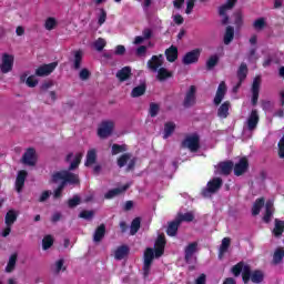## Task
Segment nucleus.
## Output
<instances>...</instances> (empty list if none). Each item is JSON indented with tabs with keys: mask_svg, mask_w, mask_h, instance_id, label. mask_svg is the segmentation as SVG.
Here are the masks:
<instances>
[{
	"mask_svg": "<svg viewBox=\"0 0 284 284\" xmlns=\"http://www.w3.org/2000/svg\"><path fill=\"white\" fill-rule=\"evenodd\" d=\"M81 204V197L79 195H74L72 199L68 201L69 207H77V205Z\"/></svg>",
	"mask_w": 284,
	"mask_h": 284,
	"instance_id": "60",
	"label": "nucleus"
},
{
	"mask_svg": "<svg viewBox=\"0 0 284 284\" xmlns=\"http://www.w3.org/2000/svg\"><path fill=\"white\" fill-rule=\"evenodd\" d=\"M232 41H234V27L229 26L225 29L223 43L224 45H230Z\"/></svg>",
	"mask_w": 284,
	"mask_h": 284,
	"instance_id": "36",
	"label": "nucleus"
},
{
	"mask_svg": "<svg viewBox=\"0 0 284 284\" xmlns=\"http://www.w3.org/2000/svg\"><path fill=\"white\" fill-rule=\"evenodd\" d=\"M251 276H252V268L250 267V265L243 263L242 264V278L245 284L250 283Z\"/></svg>",
	"mask_w": 284,
	"mask_h": 284,
	"instance_id": "41",
	"label": "nucleus"
},
{
	"mask_svg": "<svg viewBox=\"0 0 284 284\" xmlns=\"http://www.w3.org/2000/svg\"><path fill=\"white\" fill-rule=\"evenodd\" d=\"M97 163V150L91 149L87 153L85 168H90V165H94Z\"/></svg>",
	"mask_w": 284,
	"mask_h": 284,
	"instance_id": "37",
	"label": "nucleus"
},
{
	"mask_svg": "<svg viewBox=\"0 0 284 284\" xmlns=\"http://www.w3.org/2000/svg\"><path fill=\"white\" fill-rule=\"evenodd\" d=\"M45 30H54L57 28V19L48 18L44 22Z\"/></svg>",
	"mask_w": 284,
	"mask_h": 284,
	"instance_id": "55",
	"label": "nucleus"
},
{
	"mask_svg": "<svg viewBox=\"0 0 284 284\" xmlns=\"http://www.w3.org/2000/svg\"><path fill=\"white\" fill-rule=\"evenodd\" d=\"M26 179H28V172L24 170L19 171L16 179V190L18 193H21L23 190V185H26Z\"/></svg>",
	"mask_w": 284,
	"mask_h": 284,
	"instance_id": "20",
	"label": "nucleus"
},
{
	"mask_svg": "<svg viewBox=\"0 0 284 284\" xmlns=\"http://www.w3.org/2000/svg\"><path fill=\"white\" fill-rule=\"evenodd\" d=\"M182 148H187L191 152H196L200 148L199 136L196 134L186 136L182 142Z\"/></svg>",
	"mask_w": 284,
	"mask_h": 284,
	"instance_id": "13",
	"label": "nucleus"
},
{
	"mask_svg": "<svg viewBox=\"0 0 284 284\" xmlns=\"http://www.w3.org/2000/svg\"><path fill=\"white\" fill-rule=\"evenodd\" d=\"M221 187H223V179L213 178L207 182L206 187L202 190V196L204 199H212V196H214V194H216Z\"/></svg>",
	"mask_w": 284,
	"mask_h": 284,
	"instance_id": "3",
	"label": "nucleus"
},
{
	"mask_svg": "<svg viewBox=\"0 0 284 284\" xmlns=\"http://www.w3.org/2000/svg\"><path fill=\"white\" fill-rule=\"evenodd\" d=\"M230 245H232V239L224 237L219 248V258H223V255L230 250Z\"/></svg>",
	"mask_w": 284,
	"mask_h": 284,
	"instance_id": "33",
	"label": "nucleus"
},
{
	"mask_svg": "<svg viewBox=\"0 0 284 284\" xmlns=\"http://www.w3.org/2000/svg\"><path fill=\"white\" fill-rule=\"evenodd\" d=\"M174 130H176V124H174V122H166L164 124V136H163V139H168L169 136H172V134H174Z\"/></svg>",
	"mask_w": 284,
	"mask_h": 284,
	"instance_id": "44",
	"label": "nucleus"
},
{
	"mask_svg": "<svg viewBox=\"0 0 284 284\" xmlns=\"http://www.w3.org/2000/svg\"><path fill=\"white\" fill-rule=\"evenodd\" d=\"M57 65H59V62H51L49 64L40 65L36 70V77H49V74H52V72L57 70Z\"/></svg>",
	"mask_w": 284,
	"mask_h": 284,
	"instance_id": "12",
	"label": "nucleus"
},
{
	"mask_svg": "<svg viewBox=\"0 0 284 284\" xmlns=\"http://www.w3.org/2000/svg\"><path fill=\"white\" fill-rule=\"evenodd\" d=\"M18 254L13 253L10 255L8 264L4 268V272H7V274H11V272H14L16 267H17V258H18Z\"/></svg>",
	"mask_w": 284,
	"mask_h": 284,
	"instance_id": "35",
	"label": "nucleus"
},
{
	"mask_svg": "<svg viewBox=\"0 0 284 284\" xmlns=\"http://www.w3.org/2000/svg\"><path fill=\"white\" fill-rule=\"evenodd\" d=\"M231 272L234 276H241V272H243V262H240L235 264L232 268Z\"/></svg>",
	"mask_w": 284,
	"mask_h": 284,
	"instance_id": "56",
	"label": "nucleus"
},
{
	"mask_svg": "<svg viewBox=\"0 0 284 284\" xmlns=\"http://www.w3.org/2000/svg\"><path fill=\"white\" fill-rule=\"evenodd\" d=\"M130 185H132V183H126L125 185H123L122 187H116V189H112L109 192H106L104 194V199H114V196H119L121 194H123L124 192H128V190H130Z\"/></svg>",
	"mask_w": 284,
	"mask_h": 284,
	"instance_id": "19",
	"label": "nucleus"
},
{
	"mask_svg": "<svg viewBox=\"0 0 284 284\" xmlns=\"http://www.w3.org/2000/svg\"><path fill=\"white\" fill-rule=\"evenodd\" d=\"M258 121H260L258 111L252 110L243 128L242 134L244 139H252V132L256 130V126L258 125Z\"/></svg>",
	"mask_w": 284,
	"mask_h": 284,
	"instance_id": "1",
	"label": "nucleus"
},
{
	"mask_svg": "<svg viewBox=\"0 0 284 284\" xmlns=\"http://www.w3.org/2000/svg\"><path fill=\"white\" fill-rule=\"evenodd\" d=\"M225 94H227V84H225V81H222L217 87L216 94L213 100L214 105H221V102L225 99Z\"/></svg>",
	"mask_w": 284,
	"mask_h": 284,
	"instance_id": "15",
	"label": "nucleus"
},
{
	"mask_svg": "<svg viewBox=\"0 0 284 284\" xmlns=\"http://www.w3.org/2000/svg\"><path fill=\"white\" fill-rule=\"evenodd\" d=\"M54 245V239L52 235H45L42 240V250H50Z\"/></svg>",
	"mask_w": 284,
	"mask_h": 284,
	"instance_id": "51",
	"label": "nucleus"
},
{
	"mask_svg": "<svg viewBox=\"0 0 284 284\" xmlns=\"http://www.w3.org/2000/svg\"><path fill=\"white\" fill-rule=\"evenodd\" d=\"M135 54H136V57H145V54H148V47H145V45H140V47L135 50Z\"/></svg>",
	"mask_w": 284,
	"mask_h": 284,
	"instance_id": "61",
	"label": "nucleus"
},
{
	"mask_svg": "<svg viewBox=\"0 0 284 284\" xmlns=\"http://www.w3.org/2000/svg\"><path fill=\"white\" fill-rule=\"evenodd\" d=\"M114 121L112 120H104L100 123L98 128V136L100 139H108L112 136V132H114Z\"/></svg>",
	"mask_w": 284,
	"mask_h": 284,
	"instance_id": "5",
	"label": "nucleus"
},
{
	"mask_svg": "<svg viewBox=\"0 0 284 284\" xmlns=\"http://www.w3.org/2000/svg\"><path fill=\"white\" fill-rule=\"evenodd\" d=\"M180 225L181 222L178 220V217H175L174 221L169 222V226L166 229L168 236H176Z\"/></svg>",
	"mask_w": 284,
	"mask_h": 284,
	"instance_id": "27",
	"label": "nucleus"
},
{
	"mask_svg": "<svg viewBox=\"0 0 284 284\" xmlns=\"http://www.w3.org/2000/svg\"><path fill=\"white\" fill-rule=\"evenodd\" d=\"M183 105L184 108H192L193 105H196V87L195 85H191L186 91L183 100Z\"/></svg>",
	"mask_w": 284,
	"mask_h": 284,
	"instance_id": "11",
	"label": "nucleus"
},
{
	"mask_svg": "<svg viewBox=\"0 0 284 284\" xmlns=\"http://www.w3.org/2000/svg\"><path fill=\"white\" fill-rule=\"evenodd\" d=\"M176 219L180 221V223H192L194 221V213L193 212H187V213H180L178 214Z\"/></svg>",
	"mask_w": 284,
	"mask_h": 284,
	"instance_id": "45",
	"label": "nucleus"
},
{
	"mask_svg": "<svg viewBox=\"0 0 284 284\" xmlns=\"http://www.w3.org/2000/svg\"><path fill=\"white\" fill-rule=\"evenodd\" d=\"M82 159H83V153H77L69 166V171L77 170V168H79V165L81 164Z\"/></svg>",
	"mask_w": 284,
	"mask_h": 284,
	"instance_id": "52",
	"label": "nucleus"
},
{
	"mask_svg": "<svg viewBox=\"0 0 284 284\" xmlns=\"http://www.w3.org/2000/svg\"><path fill=\"white\" fill-rule=\"evenodd\" d=\"M237 79L239 81H243L247 79V64L242 63L237 70Z\"/></svg>",
	"mask_w": 284,
	"mask_h": 284,
	"instance_id": "49",
	"label": "nucleus"
},
{
	"mask_svg": "<svg viewBox=\"0 0 284 284\" xmlns=\"http://www.w3.org/2000/svg\"><path fill=\"white\" fill-rule=\"evenodd\" d=\"M233 168L234 163L232 161L220 162L217 164V170H220V174H224V176H227L232 172Z\"/></svg>",
	"mask_w": 284,
	"mask_h": 284,
	"instance_id": "25",
	"label": "nucleus"
},
{
	"mask_svg": "<svg viewBox=\"0 0 284 284\" xmlns=\"http://www.w3.org/2000/svg\"><path fill=\"white\" fill-rule=\"evenodd\" d=\"M145 90H146V87H145V82H143L142 84L135 87L132 91H131V97L133 99H136L139 97H143V94H145Z\"/></svg>",
	"mask_w": 284,
	"mask_h": 284,
	"instance_id": "40",
	"label": "nucleus"
},
{
	"mask_svg": "<svg viewBox=\"0 0 284 284\" xmlns=\"http://www.w3.org/2000/svg\"><path fill=\"white\" fill-rule=\"evenodd\" d=\"M142 38L144 39V40H150V39H152V29H150V28H146V29H144L143 31H142Z\"/></svg>",
	"mask_w": 284,
	"mask_h": 284,
	"instance_id": "64",
	"label": "nucleus"
},
{
	"mask_svg": "<svg viewBox=\"0 0 284 284\" xmlns=\"http://www.w3.org/2000/svg\"><path fill=\"white\" fill-rule=\"evenodd\" d=\"M263 205H265V199L261 197L255 201L252 209L253 216H258V214H261V207H263Z\"/></svg>",
	"mask_w": 284,
	"mask_h": 284,
	"instance_id": "43",
	"label": "nucleus"
},
{
	"mask_svg": "<svg viewBox=\"0 0 284 284\" xmlns=\"http://www.w3.org/2000/svg\"><path fill=\"white\" fill-rule=\"evenodd\" d=\"M233 8H234V2H226L225 4L219 8V14L220 17H223L222 26H227L230 23V17L227 16V11L232 10Z\"/></svg>",
	"mask_w": 284,
	"mask_h": 284,
	"instance_id": "16",
	"label": "nucleus"
},
{
	"mask_svg": "<svg viewBox=\"0 0 284 284\" xmlns=\"http://www.w3.org/2000/svg\"><path fill=\"white\" fill-rule=\"evenodd\" d=\"M105 237V224H101L93 233V243H101Z\"/></svg>",
	"mask_w": 284,
	"mask_h": 284,
	"instance_id": "28",
	"label": "nucleus"
},
{
	"mask_svg": "<svg viewBox=\"0 0 284 284\" xmlns=\"http://www.w3.org/2000/svg\"><path fill=\"white\" fill-rule=\"evenodd\" d=\"M199 59H201V49H193L183 55L182 63L183 65H192L199 63Z\"/></svg>",
	"mask_w": 284,
	"mask_h": 284,
	"instance_id": "8",
	"label": "nucleus"
},
{
	"mask_svg": "<svg viewBox=\"0 0 284 284\" xmlns=\"http://www.w3.org/2000/svg\"><path fill=\"white\" fill-rule=\"evenodd\" d=\"M273 214H274V202L268 201L265 204V215L263 217L264 223H270V221H272Z\"/></svg>",
	"mask_w": 284,
	"mask_h": 284,
	"instance_id": "31",
	"label": "nucleus"
},
{
	"mask_svg": "<svg viewBox=\"0 0 284 284\" xmlns=\"http://www.w3.org/2000/svg\"><path fill=\"white\" fill-rule=\"evenodd\" d=\"M105 39L103 38H99L95 42H94V48L95 50H98V52H101L103 50V48H105Z\"/></svg>",
	"mask_w": 284,
	"mask_h": 284,
	"instance_id": "59",
	"label": "nucleus"
},
{
	"mask_svg": "<svg viewBox=\"0 0 284 284\" xmlns=\"http://www.w3.org/2000/svg\"><path fill=\"white\" fill-rule=\"evenodd\" d=\"M65 260L64 258H60L58 261H55L54 265L52 266V272L53 274H61L62 272H65Z\"/></svg>",
	"mask_w": 284,
	"mask_h": 284,
	"instance_id": "42",
	"label": "nucleus"
},
{
	"mask_svg": "<svg viewBox=\"0 0 284 284\" xmlns=\"http://www.w3.org/2000/svg\"><path fill=\"white\" fill-rule=\"evenodd\" d=\"M22 163L30 168H34V165H37V151L32 148L28 149L22 155Z\"/></svg>",
	"mask_w": 284,
	"mask_h": 284,
	"instance_id": "14",
	"label": "nucleus"
},
{
	"mask_svg": "<svg viewBox=\"0 0 284 284\" xmlns=\"http://www.w3.org/2000/svg\"><path fill=\"white\" fill-rule=\"evenodd\" d=\"M155 246V258H161V255L165 252V236L159 235Z\"/></svg>",
	"mask_w": 284,
	"mask_h": 284,
	"instance_id": "22",
	"label": "nucleus"
},
{
	"mask_svg": "<svg viewBox=\"0 0 284 284\" xmlns=\"http://www.w3.org/2000/svg\"><path fill=\"white\" fill-rule=\"evenodd\" d=\"M283 232H284V221L275 219V226L273 229L274 236L278 239L280 236H283Z\"/></svg>",
	"mask_w": 284,
	"mask_h": 284,
	"instance_id": "38",
	"label": "nucleus"
},
{
	"mask_svg": "<svg viewBox=\"0 0 284 284\" xmlns=\"http://www.w3.org/2000/svg\"><path fill=\"white\" fill-rule=\"evenodd\" d=\"M206 70L211 71L213 68H216L219 65V55L213 54L206 60Z\"/></svg>",
	"mask_w": 284,
	"mask_h": 284,
	"instance_id": "46",
	"label": "nucleus"
},
{
	"mask_svg": "<svg viewBox=\"0 0 284 284\" xmlns=\"http://www.w3.org/2000/svg\"><path fill=\"white\" fill-rule=\"evenodd\" d=\"M80 219H84L85 221H92L94 219V211H82L79 214Z\"/></svg>",
	"mask_w": 284,
	"mask_h": 284,
	"instance_id": "57",
	"label": "nucleus"
},
{
	"mask_svg": "<svg viewBox=\"0 0 284 284\" xmlns=\"http://www.w3.org/2000/svg\"><path fill=\"white\" fill-rule=\"evenodd\" d=\"M247 168H250V163H247V159L242 158L239 163L234 165V174L235 176H242L247 172Z\"/></svg>",
	"mask_w": 284,
	"mask_h": 284,
	"instance_id": "18",
	"label": "nucleus"
},
{
	"mask_svg": "<svg viewBox=\"0 0 284 284\" xmlns=\"http://www.w3.org/2000/svg\"><path fill=\"white\" fill-rule=\"evenodd\" d=\"M234 17V24L237 29L243 28V11H235L233 13Z\"/></svg>",
	"mask_w": 284,
	"mask_h": 284,
	"instance_id": "48",
	"label": "nucleus"
},
{
	"mask_svg": "<svg viewBox=\"0 0 284 284\" xmlns=\"http://www.w3.org/2000/svg\"><path fill=\"white\" fill-rule=\"evenodd\" d=\"M139 230H141V217H135L131 223V236H134Z\"/></svg>",
	"mask_w": 284,
	"mask_h": 284,
	"instance_id": "50",
	"label": "nucleus"
},
{
	"mask_svg": "<svg viewBox=\"0 0 284 284\" xmlns=\"http://www.w3.org/2000/svg\"><path fill=\"white\" fill-rule=\"evenodd\" d=\"M164 54L169 63H174L179 59V49L175 45H171L165 50Z\"/></svg>",
	"mask_w": 284,
	"mask_h": 284,
	"instance_id": "23",
	"label": "nucleus"
},
{
	"mask_svg": "<svg viewBox=\"0 0 284 284\" xmlns=\"http://www.w3.org/2000/svg\"><path fill=\"white\" fill-rule=\"evenodd\" d=\"M283 258H284V248L283 247L276 248L273 254V265H278L280 263H283Z\"/></svg>",
	"mask_w": 284,
	"mask_h": 284,
	"instance_id": "39",
	"label": "nucleus"
},
{
	"mask_svg": "<svg viewBox=\"0 0 284 284\" xmlns=\"http://www.w3.org/2000/svg\"><path fill=\"white\" fill-rule=\"evenodd\" d=\"M154 248L148 247L144 252V263H143V276L148 278L150 276V270L152 267V262L154 261Z\"/></svg>",
	"mask_w": 284,
	"mask_h": 284,
	"instance_id": "6",
	"label": "nucleus"
},
{
	"mask_svg": "<svg viewBox=\"0 0 284 284\" xmlns=\"http://www.w3.org/2000/svg\"><path fill=\"white\" fill-rule=\"evenodd\" d=\"M253 28L255 30H263L265 28V18H258L253 22Z\"/></svg>",
	"mask_w": 284,
	"mask_h": 284,
	"instance_id": "58",
	"label": "nucleus"
},
{
	"mask_svg": "<svg viewBox=\"0 0 284 284\" xmlns=\"http://www.w3.org/2000/svg\"><path fill=\"white\" fill-rule=\"evenodd\" d=\"M20 82L26 83L28 88H37L39 85V80L34 75L28 77V73L20 75Z\"/></svg>",
	"mask_w": 284,
	"mask_h": 284,
	"instance_id": "24",
	"label": "nucleus"
},
{
	"mask_svg": "<svg viewBox=\"0 0 284 284\" xmlns=\"http://www.w3.org/2000/svg\"><path fill=\"white\" fill-rule=\"evenodd\" d=\"M172 77H174V73H172V71L161 67L156 71L155 79H158L160 81V83H163V82L168 81V79H172Z\"/></svg>",
	"mask_w": 284,
	"mask_h": 284,
	"instance_id": "21",
	"label": "nucleus"
},
{
	"mask_svg": "<svg viewBox=\"0 0 284 284\" xmlns=\"http://www.w3.org/2000/svg\"><path fill=\"white\" fill-rule=\"evenodd\" d=\"M105 19H108V13L103 9H101L100 10V16H99V19H98L99 26H103L105 23Z\"/></svg>",
	"mask_w": 284,
	"mask_h": 284,
	"instance_id": "63",
	"label": "nucleus"
},
{
	"mask_svg": "<svg viewBox=\"0 0 284 284\" xmlns=\"http://www.w3.org/2000/svg\"><path fill=\"white\" fill-rule=\"evenodd\" d=\"M251 92H252V105H256V103H258V92H261V77H256L253 80Z\"/></svg>",
	"mask_w": 284,
	"mask_h": 284,
	"instance_id": "17",
	"label": "nucleus"
},
{
	"mask_svg": "<svg viewBox=\"0 0 284 284\" xmlns=\"http://www.w3.org/2000/svg\"><path fill=\"white\" fill-rule=\"evenodd\" d=\"M160 111H161V106L159 104H156L154 102H152L150 104L149 114H150V116H152V119H154V116H156Z\"/></svg>",
	"mask_w": 284,
	"mask_h": 284,
	"instance_id": "54",
	"label": "nucleus"
},
{
	"mask_svg": "<svg viewBox=\"0 0 284 284\" xmlns=\"http://www.w3.org/2000/svg\"><path fill=\"white\" fill-rule=\"evenodd\" d=\"M125 165L126 172L134 170V166L136 165V159H134L130 153H124L118 159L119 168H125Z\"/></svg>",
	"mask_w": 284,
	"mask_h": 284,
	"instance_id": "7",
	"label": "nucleus"
},
{
	"mask_svg": "<svg viewBox=\"0 0 284 284\" xmlns=\"http://www.w3.org/2000/svg\"><path fill=\"white\" fill-rule=\"evenodd\" d=\"M130 77H132V69L130 67H124L116 72V79L119 81H128Z\"/></svg>",
	"mask_w": 284,
	"mask_h": 284,
	"instance_id": "32",
	"label": "nucleus"
},
{
	"mask_svg": "<svg viewBox=\"0 0 284 284\" xmlns=\"http://www.w3.org/2000/svg\"><path fill=\"white\" fill-rule=\"evenodd\" d=\"M128 254H130V247L122 245L115 250L114 258L115 261H123Z\"/></svg>",
	"mask_w": 284,
	"mask_h": 284,
	"instance_id": "34",
	"label": "nucleus"
},
{
	"mask_svg": "<svg viewBox=\"0 0 284 284\" xmlns=\"http://www.w3.org/2000/svg\"><path fill=\"white\" fill-rule=\"evenodd\" d=\"M199 252V242H191L184 247V261L189 265L196 263L195 254Z\"/></svg>",
	"mask_w": 284,
	"mask_h": 284,
	"instance_id": "4",
	"label": "nucleus"
},
{
	"mask_svg": "<svg viewBox=\"0 0 284 284\" xmlns=\"http://www.w3.org/2000/svg\"><path fill=\"white\" fill-rule=\"evenodd\" d=\"M73 59L71 60L73 63V69L74 70H81V63L83 61V51L78 50V51H73Z\"/></svg>",
	"mask_w": 284,
	"mask_h": 284,
	"instance_id": "26",
	"label": "nucleus"
},
{
	"mask_svg": "<svg viewBox=\"0 0 284 284\" xmlns=\"http://www.w3.org/2000/svg\"><path fill=\"white\" fill-rule=\"evenodd\" d=\"M250 278L252 283H263V278H264L263 272L254 271L253 274H251Z\"/></svg>",
	"mask_w": 284,
	"mask_h": 284,
	"instance_id": "53",
	"label": "nucleus"
},
{
	"mask_svg": "<svg viewBox=\"0 0 284 284\" xmlns=\"http://www.w3.org/2000/svg\"><path fill=\"white\" fill-rule=\"evenodd\" d=\"M59 181H65L70 185H79L81 183L79 175L70 171H59L53 173L51 183H59Z\"/></svg>",
	"mask_w": 284,
	"mask_h": 284,
	"instance_id": "2",
	"label": "nucleus"
},
{
	"mask_svg": "<svg viewBox=\"0 0 284 284\" xmlns=\"http://www.w3.org/2000/svg\"><path fill=\"white\" fill-rule=\"evenodd\" d=\"M128 145L125 144H113L111 149V154L116 156V154H121V152H126Z\"/></svg>",
	"mask_w": 284,
	"mask_h": 284,
	"instance_id": "47",
	"label": "nucleus"
},
{
	"mask_svg": "<svg viewBox=\"0 0 284 284\" xmlns=\"http://www.w3.org/2000/svg\"><path fill=\"white\" fill-rule=\"evenodd\" d=\"M19 216V213H17V211L14 210H9L4 216V223L6 225H9L12 227V225H14V223H17V219Z\"/></svg>",
	"mask_w": 284,
	"mask_h": 284,
	"instance_id": "29",
	"label": "nucleus"
},
{
	"mask_svg": "<svg viewBox=\"0 0 284 284\" xmlns=\"http://www.w3.org/2000/svg\"><path fill=\"white\" fill-rule=\"evenodd\" d=\"M79 78L81 79V81H88V79H90V70L82 69L79 73Z\"/></svg>",
	"mask_w": 284,
	"mask_h": 284,
	"instance_id": "62",
	"label": "nucleus"
},
{
	"mask_svg": "<svg viewBox=\"0 0 284 284\" xmlns=\"http://www.w3.org/2000/svg\"><path fill=\"white\" fill-rule=\"evenodd\" d=\"M164 61L165 58L163 57V54L152 55V58L146 63V68L151 72H159L160 68H163Z\"/></svg>",
	"mask_w": 284,
	"mask_h": 284,
	"instance_id": "9",
	"label": "nucleus"
},
{
	"mask_svg": "<svg viewBox=\"0 0 284 284\" xmlns=\"http://www.w3.org/2000/svg\"><path fill=\"white\" fill-rule=\"evenodd\" d=\"M230 101L222 103L217 109V116L220 119H227V116H230Z\"/></svg>",
	"mask_w": 284,
	"mask_h": 284,
	"instance_id": "30",
	"label": "nucleus"
},
{
	"mask_svg": "<svg viewBox=\"0 0 284 284\" xmlns=\"http://www.w3.org/2000/svg\"><path fill=\"white\" fill-rule=\"evenodd\" d=\"M13 65H14V55L3 53L2 62L0 64V70L2 72V74H8V72H12Z\"/></svg>",
	"mask_w": 284,
	"mask_h": 284,
	"instance_id": "10",
	"label": "nucleus"
}]
</instances>
